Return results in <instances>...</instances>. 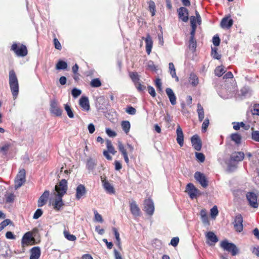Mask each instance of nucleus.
Returning a JSON list of instances; mask_svg holds the SVG:
<instances>
[{
  "label": "nucleus",
  "mask_w": 259,
  "mask_h": 259,
  "mask_svg": "<svg viewBox=\"0 0 259 259\" xmlns=\"http://www.w3.org/2000/svg\"><path fill=\"white\" fill-rule=\"evenodd\" d=\"M243 217L241 214L239 213L235 216L233 224L236 232H241L243 230Z\"/></svg>",
  "instance_id": "6e6552de"
},
{
  "label": "nucleus",
  "mask_w": 259,
  "mask_h": 259,
  "mask_svg": "<svg viewBox=\"0 0 259 259\" xmlns=\"http://www.w3.org/2000/svg\"><path fill=\"white\" fill-rule=\"evenodd\" d=\"M209 124V119L206 118L204 121H203L202 125V131L203 132H205L207 130V128Z\"/></svg>",
  "instance_id": "6e6d98bb"
},
{
  "label": "nucleus",
  "mask_w": 259,
  "mask_h": 259,
  "mask_svg": "<svg viewBox=\"0 0 259 259\" xmlns=\"http://www.w3.org/2000/svg\"><path fill=\"white\" fill-rule=\"evenodd\" d=\"M42 213L43 211L42 210V209L38 208L34 212L33 216V218L35 220L38 219L39 217H40L42 215Z\"/></svg>",
  "instance_id": "864d4df0"
},
{
  "label": "nucleus",
  "mask_w": 259,
  "mask_h": 259,
  "mask_svg": "<svg viewBox=\"0 0 259 259\" xmlns=\"http://www.w3.org/2000/svg\"><path fill=\"white\" fill-rule=\"evenodd\" d=\"M165 92L169 99L171 105H176L177 103V98L172 90L170 88H166L165 90Z\"/></svg>",
  "instance_id": "a878e982"
},
{
  "label": "nucleus",
  "mask_w": 259,
  "mask_h": 259,
  "mask_svg": "<svg viewBox=\"0 0 259 259\" xmlns=\"http://www.w3.org/2000/svg\"><path fill=\"white\" fill-rule=\"evenodd\" d=\"M106 146L108 149L107 151H109L110 153L114 155L116 153V151L115 150L114 147L113 146L111 141L107 140Z\"/></svg>",
  "instance_id": "a19ab883"
},
{
  "label": "nucleus",
  "mask_w": 259,
  "mask_h": 259,
  "mask_svg": "<svg viewBox=\"0 0 259 259\" xmlns=\"http://www.w3.org/2000/svg\"><path fill=\"white\" fill-rule=\"evenodd\" d=\"M189 82L190 84L193 86L196 87L199 83V79L198 76L194 73H191L189 76Z\"/></svg>",
  "instance_id": "7c9ffc66"
},
{
  "label": "nucleus",
  "mask_w": 259,
  "mask_h": 259,
  "mask_svg": "<svg viewBox=\"0 0 259 259\" xmlns=\"http://www.w3.org/2000/svg\"><path fill=\"white\" fill-rule=\"evenodd\" d=\"M197 113L198 114L199 121L201 122L203 121L204 118V112L203 107L200 103L197 104Z\"/></svg>",
  "instance_id": "2f4dec72"
},
{
  "label": "nucleus",
  "mask_w": 259,
  "mask_h": 259,
  "mask_svg": "<svg viewBox=\"0 0 259 259\" xmlns=\"http://www.w3.org/2000/svg\"><path fill=\"white\" fill-rule=\"evenodd\" d=\"M35 243L32 232L29 231L24 234L21 240V246L24 249L26 246L32 245Z\"/></svg>",
  "instance_id": "39448f33"
},
{
  "label": "nucleus",
  "mask_w": 259,
  "mask_h": 259,
  "mask_svg": "<svg viewBox=\"0 0 259 259\" xmlns=\"http://www.w3.org/2000/svg\"><path fill=\"white\" fill-rule=\"evenodd\" d=\"M26 181V171L24 168L19 170L15 179V188L21 187Z\"/></svg>",
  "instance_id": "7ed1b4c3"
},
{
  "label": "nucleus",
  "mask_w": 259,
  "mask_h": 259,
  "mask_svg": "<svg viewBox=\"0 0 259 259\" xmlns=\"http://www.w3.org/2000/svg\"><path fill=\"white\" fill-rule=\"evenodd\" d=\"M212 42H213V44L217 47V46H219L220 45V39L219 38V37L217 35H214L213 38H212Z\"/></svg>",
  "instance_id": "69168bd1"
},
{
  "label": "nucleus",
  "mask_w": 259,
  "mask_h": 259,
  "mask_svg": "<svg viewBox=\"0 0 259 259\" xmlns=\"http://www.w3.org/2000/svg\"><path fill=\"white\" fill-rule=\"evenodd\" d=\"M30 259H38L40 256V249L38 246L33 247L30 249Z\"/></svg>",
  "instance_id": "cd10ccee"
},
{
  "label": "nucleus",
  "mask_w": 259,
  "mask_h": 259,
  "mask_svg": "<svg viewBox=\"0 0 259 259\" xmlns=\"http://www.w3.org/2000/svg\"><path fill=\"white\" fill-rule=\"evenodd\" d=\"M206 237L207 240V243L210 245H214L219 241L217 236L213 232H208L206 234Z\"/></svg>",
  "instance_id": "412c9836"
},
{
  "label": "nucleus",
  "mask_w": 259,
  "mask_h": 259,
  "mask_svg": "<svg viewBox=\"0 0 259 259\" xmlns=\"http://www.w3.org/2000/svg\"><path fill=\"white\" fill-rule=\"evenodd\" d=\"M62 198V196H57L52 202L53 208L57 211L60 210L61 207L64 205V202Z\"/></svg>",
  "instance_id": "b1692460"
},
{
  "label": "nucleus",
  "mask_w": 259,
  "mask_h": 259,
  "mask_svg": "<svg viewBox=\"0 0 259 259\" xmlns=\"http://www.w3.org/2000/svg\"><path fill=\"white\" fill-rule=\"evenodd\" d=\"M64 108L67 112L69 117L71 118H73L74 117V115L70 107L68 104H65Z\"/></svg>",
  "instance_id": "09e8293b"
},
{
  "label": "nucleus",
  "mask_w": 259,
  "mask_h": 259,
  "mask_svg": "<svg viewBox=\"0 0 259 259\" xmlns=\"http://www.w3.org/2000/svg\"><path fill=\"white\" fill-rule=\"evenodd\" d=\"M246 198L249 202V205L253 208H257L258 204L257 203V196L253 192H248L246 195Z\"/></svg>",
  "instance_id": "9b49d317"
},
{
  "label": "nucleus",
  "mask_w": 259,
  "mask_h": 259,
  "mask_svg": "<svg viewBox=\"0 0 259 259\" xmlns=\"http://www.w3.org/2000/svg\"><path fill=\"white\" fill-rule=\"evenodd\" d=\"M106 133L108 135V136L110 137H115L117 135V134L115 131L111 130L109 128H107L106 129Z\"/></svg>",
  "instance_id": "e2e57ef3"
},
{
  "label": "nucleus",
  "mask_w": 259,
  "mask_h": 259,
  "mask_svg": "<svg viewBox=\"0 0 259 259\" xmlns=\"http://www.w3.org/2000/svg\"><path fill=\"white\" fill-rule=\"evenodd\" d=\"M244 154L242 152H235L231 156L230 160L235 162H239L243 160Z\"/></svg>",
  "instance_id": "393cba45"
},
{
  "label": "nucleus",
  "mask_w": 259,
  "mask_h": 259,
  "mask_svg": "<svg viewBox=\"0 0 259 259\" xmlns=\"http://www.w3.org/2000/svg\"><path fill=\"white\" fill-rule=\"evenodd\" d=\"M129 76L134 84L140 81V76L137 72H130Z\"/></svg>",
  "instance_id": "72a5a7b5"
},
{
  "label": "nucleus",
  "mask_w": 259,
  "mask_h": 259,
  "mask_svg": "<svg viewBox=\"0 0 259 259\" xmlns=\"http://www.w3.org/2000/svg\"><path fill=\"white\" fill-rule=\"evenodd\" d=\"M50 112L56 116H61L62 110L58 107L57 101L52 100L50 102Z\"/></svg>",
  "instance_id": "9d476101"
},
{
  "label": "nucleus",
  "mask_w": 259,
  "mask_h": 259,
  "mask_svg": "<svg viewBox=\"0 0 259 259\" xmlns=\"http://www.w3.org/2000/svg\"><path fill=\"white\" fill-rule=\"evenodd\" d=\"M155 85L159 91H161L162 90V83L161 82V79L159 78H157L155 80Z\"/></svg>",
  "instance_id": "052dcab7"
},
{
  "label": "nucleus",
  "mask_w": 259,
  "mask_h": 259,
  "mask_svg": "<svg viewBox=\"0 0 259 259\" xmlns=\"http://www.w3.org/2000/svg\"><path fill=\"white\" fill-rule=\"evenodd\" d=\"M179 17L183 22H186L189 19V12L187 8L181 7L178 10Z\"/></svg>",
  "instance_id": "2eb2a0df"
},
{
  "label": "nucleus",
  "mask_w": 259,
  "mask_h": 259,
  "mask_svg": "<svg viewBox=\"0 0 259 259\" xmlns=\"http://www.w3.org/2000/svg\"><path fill=\"white\" fill-rule=\"evenodd\" d=\"M102 181L103 183L104 188L105 189L106 191L108 193L110 194H112L115 193V191L114 187L108 181L104 180H102Z\"/></svg>",
  "instance_id": "c85d7f7f"
},
{
  "label": "nucleus",
  "mask_w": 259,
  "mask_h": 259,
  "mask_svg": "<svg viewBox=\"0 0 259 259\" xmlns=\"http://www.w3.org/2000/svg\"><path fill=\"white\" fill-rule=\"evenodd\" d=\"M147 69H148L152 71H156L157 70V66L154 64V62L151 60L148 61V62L147 63Z\"/></svg>",
  "instance_id": "c03bdc74"
},
{
  "label": "nucleus",
  "mask_w": 259,
  "mask_h": 259,
  "mask_svg": "<svg viewBox=\"0 0 259 259\" xmlns=\"http://www.w3.org/2000/svg\"><path fill=\"white\" fill-rule=\"evenodd\" d=\"M230 16L223 18L221 22V26L224 29H230L233 24V20Z\"/></svg>",
  "instance_id": "6ab92c4d"
},
{
  "label": "nucleus",
  "mask_w": 259,
  "mask_h": 259,
  "mask_svg": "<svg viewBox=\"0 0 259 259\" xmlns=\"http://www.w3.org/2000/svg\"><path fill=\"white\" fill-rule=\"evenodd\" d=\"M252 113L253 115L259 116V104H257L254 105Z\"/></svg>",
  "instance_id": "774afa93"
},
{
  "label": "nucleus",
  "mask_w": 259,
  "mask_h": 259,
  "mask_svg": "<svg viewBox=\"0 0 259 259\" xmlns=\"http://www.w3.org/2000/svg\"><path fill=\"white\" fill-rule=\"evenodd\" d=\"M90 85L92 87H93V88H98V87H100L101 86L102 83H101L100 79L98 78H97L93 79L91 80V81L90 82Z\"/></svg>",
  "instance_id": "79ce46f5"
},
{
  "label": "nucleus",
  "mask_w": 259,
  "mask_h": 259,
  "mask_svg": "<svg viewBox=\"0 0 259 259\" xmlns=\"http://www.w3.org/2000/svg\"><path fill=\"white\" fill-rule=\"evenodd\" d=\"M221 247L231 253L232 255H236L238 253V249L233 243H229L227 240H224L221 243Z\"/></svg>",
  "instance_id": "423d86ee"
},
{
  "label": "nucleus",
  "mask_w": 259,
  "mask_h": 259,
  "mask_svg": "<svg viewBox=\"0 0 259 259\" xmlns=\"http://www.w3.org/2000/svg\"><path fill=\"white\" fill-rule=\"evenodd\" d=\"M231 139L237 145H239L241 143V137L239 134H237V133L232 134L231 135Z\"/></svg>",
  "instance_id": "e433bc0d"
},
{
  "label": "nucleus",
  "mask_w": 259,
  "mask_h": 259,
  "mask_svg": "<svg viewBox=\"0 0 259 259\" xmlns=\"http://www.w3.org/2000/svg\"><path fill=\"white\" fill-rule=\"evenodd\" d=\"M169 73L171 74L172 78H176L177 80H178V77L177 76L175 67L173 63H169Z\"/></svg>",
  "instance_id": "4c0bfd02"
},
{
  "label": "nucleus",
  "mask_w": 259,
  "mask_h": 259,
  "mask_svg": "<svg viewBox=\"0 0 259 259\" xmlns=\"http://www.w3.org/2000/svg\"><path fill=\"white\" fill-rule=\"evenodd\" d=\"M125 112L130 115H135L136 113V109L132 106H127L125 109Z\"/></svg>",
  "instance_id": "8fccbe9b"
},
{
  "label": "nucleus",
  "mask_w": 259,
  "mask_h": 259,
  "mask_svg": "<svg viewBox=\"0 0 259 259\" xmlns=\"http://www.w3.org/2000/svg\"><path fill=\"white\" fill-rule=\"evenodd\" d=\"M18 56L24 57L27 55L28 51L26 47L24 45L14 43L11 46V49Z\"/></svg>",
  "instance_id": "20e7f679"
},
{
  "label": "nucleus",
  "mask_w": 259,
  "mask_h": 259,
  "mask_svg": "<svg viewBox=\"0 0 259 259\" xmlns=\"http://www.w3.org/2000/svg\"><path fill=\"white\" fill-rule=\"evenodd\" d=\"M144 211L149 215L153 214L154 211V205L152 200L149 198L146 199L144 202Z\"/></svg>",
  "instance_id": "1a4fd4ad"
},
{
  "label": "nucleus",
  "mask_w": 259,
  "mask_h": 259,
  "mask_svg": "<svg viewBox=\"0 0 259 259\" xmlns=\"http://www.w3.org/2000/svg\"><path fill=\"white\" fill-rule=\"evenodd\" d=\"M64 234L65 238L69 241H73L76 239V237L75 235L69 234L67 231H64Z\"/></svg>",
  "instance_id": "a18cd8bd"
},
{
  "label": "nucleus",
  "mask_w": 259,
  "mask_h": 259,
  "mask_svg": "<svg viewBox=\"0 0 259 259\" xmlns=\"http://www.w3.org/2000/svg\"><path fill=\"white\" fill-rule=\"evenodd\" d=\"M251 138L254 141L259 142V131H253L251 133Z\"/></svg>",
  "instance_id": "603ef678"
},
{
  "label": "nucleus",
  "mask_w": 259,
  "mask_h": 259,
  "mask_svg": "<svg viewBox=\"0 0 259 259\" xmlns=\"http://www.w3.org/2000/svg\"><path fill=\"white\" fill-rule=\"evenodd\" d=\"M218 210L217 206H214L210 209V214L212 218H215L218 214Z\"/></svg>",
  "instance_id": "bf43d9fd"
},
{
  "label": "nucleus",
  "mask_w": 259,
  "mask_h": 259,
  "mask_svg": "<svg viewBox=\"0 0 259 259\" xmlns=\"http://www.w3.org/2000/svg\"><path fill=\"white\" fill-rule=\"evenodd\" d=\"M148 10L151 13V16H154L155 15L156 6L155 3L153 1H150L148 2Z\"/></svg>",
  "instance_id": "c9c22d12"
},
{
  "label": "nucleus",
  "mask_w": 259,
  "mask_h": 259,
  "mask_svg": "<svg viewBox=\"0 0 259 259\" xmlns=\"http://www.w3.org/2000/svg\"><path fill=\"white\" fill-rule=\"evenodd\" d=\"M146 42V51L148 55H150L153 47V41L149 34H147L146 37H142Z\"/></svg>",
  "instance_id": "4be33fe9"
},
{
  "label": "nucleus",
  "mask_w": 259,
  "mask_h": 259,
  "mask_svg": "<svg viewBox=\"0 0 259 259\" xmlns=\"http://www.w3.org/2000/svg\"><path fill=\"white\" fill-rule=\"evenodd\" d=\"M79 105L80 107L85 111H89L90 108L89 101L87 97L82 96L79 99Z\"/></svg>",
  "instance_id": "bb28decb"
},
{
  "label": "nucleus",
  "mask_w": 259,
  "mask_h": 259,
  "mask_svg": "<svg viewBox=\"0 0 259 259\" xmlns=\"http://www.w3.org/2000/svg\"><path fill=\"white\" fill-rule=\"evenodd\" d=\"M134 84L138 91L139 92H142L146 89V87L144 85H142L140 81Z\"/></svg>",
  "instance_id": "13d9d810"
},
{
  "label": "nucleus",
  "mask_w": 259,
  "mask_h": 259,
  "mask_svg": "<svg viewBox=\"0 0 259 259\" xmlns=\"http://www.w3.org/2000/svg\"><path fill=\"white\" fill-rule=\"evenodd\" d=\"M67 67V63L62 60H59L56 65V69L57 70L66 69Z\"/></svg>",
  "instance_id": "ea45409f"
},
{
  "label": "nucleus",
  "mask_w": 259,
  "mask_h": 259,
  "mask_svg": "<svg viewBox=\"0 0 259 259\" xmlns=\"http://www.w3.org/2000/svg\"><path fill=\"white\" fill-rule=\"evenodd\" d=\"M121 126L123 130V131L126 133L127 134L130 130L131 128V124L130 122L127 120L122 121L121 123Z\"/></svg>",
  "instance_id": "f704fd0d"
},
{
  "label": "nucleus",
  "mask_w": 259,
  "mask_h": 259,
  "mask_svg": "<svg viewBox=\"0 0 259 259\" xmlns=\"http://www.w3.org/2000/svg\"><path fill=\"white\" fill-rule=\"evenodd\" d=\"M191 143L194 149L198 151L202 148V141L197 135H195L191 137Z\"/></svg>",
  "instance_id": "4468645a"
},
{
  "label": "nucleus",
  "mask_w": 259,
  "mask_h": 259,
  "mask_svg": "<svg viewBox=\"0 0 259 259\" xmlns=\"http://www.w3.org/2000/svg\"><path fill=\"white\" fill-rule=\"evenodd\" d=\"M225 72V68L223 66H218L214 70L215 75L218 77L222 76Z\"/></svg>",
  "instance_id": "58836bf2"
},
{
  "label": "nucleus",
  "mask_w": 259,
  "mask_h": 259,
  "mask_svg": "<svg viewBox=\"0 0 259 259\" xmlns=\"http://www.w3.org/2000/svg\"><path fill=\"white\" fill-rule=\"evenodd\" d=\"M96 165L97 163L94 160L91 158L88 159L86 166L90 171H93L95 169Z\"/></svg>",
  "instance_id": "c756f323"
},
{
  "label": "nucleus",
  "mask_w": 259,
  "mask_h": 259,
  "mask_svg": "<svg viewBox=\"0 0 259 259\" xmlns=\"http://www.w3.org/2000/svg\"><path fill=\"white\" fill-rule=\"evenodd\" d=\"M81 94V91L76 88H74L72 90V95L74 98H76Z\"/></svg>",
  "instance_id": "680f3d73"
},
{
  "label": "nucleus",
  "mask_w": 259,
  "mask_h": 259,
  "mask_svg": "<svg viewBox=\"0 0 259 259\" xmlns=\"http://www.w3.org/2000/svg\"><path fill=\"white\" fill-rule=\"evenodd\" d=\"M197 46V42L195 38H190L189 40V48L192 50L195 51Z\"/></svg>",
  "instance_id": "49530a36"
},
{
  "label": "nucleus",
  "mask_w": 259,
  "mask_h": 259,
  "mask_svg": "<svg viewBox=\"0 0 259 259\" xmlns=\"http://www.w3.org/2000/svg\"><path fill=\"white\" fill-rule=\"evenodd\" d=\"M86 193L87 190L85 186L82 184H79L76 189V199L79 200L82 197L85 195Z\"/></svg>",
  "instance_id": "a211bd4d"
},
{
  "label": "nucleus",
  "mask_w": 259,
  "mask_h": 259,
  "mask_svg": "<svg viewBox=\"0 0 259 259\" xmlns=\"http://www.w3.org/2000/svg\"><path fill=\"white\" fill-rule=\"evenodd\" d=\"M186 191L188 192V194L191 199L196 198L199 192V191L192 183H189L187 185Z\"/></svg>",
  "instance_id": "ddd939ff"
},
{
  "label": "nucleus",
  "mask_w": 259,
  "mask_h": 259,
  "mask_svg": "<svg viewBox=\"0 0 259 259\" xmlns=\"http://www.w3.org/2000/svg\"><path fill=\"white\" fill-rule=\"evenodd\" d=\"M50 195V192L49 190H45L43 194L40 196L37 201L38 207H42L45 205L48 200Z\"/></svg>",
  "instance_id": "dca6fc26"
},
{
  "label": "nucleus",
  "mask_w": 259,
  "mask_h": 259,
  "mask_svg": "<svg viewBox=\"0 0 259 259\" xmlns=\"http://www.w3.org/2000/svg\"><path fill=\"white\" fill-rule=\"evenodd\" d=\"M9 84L14 99L17 98L19 93V84L16 73L14 70L9 72Z\"/></svg>",
  "instance_id": "f257e3e1"
},
{
  "label": "nucleus",
  "mask_w": 259,
  "mask_h": 259,
  "mask_svg": "<svg viewBox=\"0 0 259 259\" xmlns=\"http://www.w3.org/2000/svg\"><path fill=\"white\" fill-rule=\"evenodd\" d=\"M130 210L132 214L137 217L140 215L141 211L135 201H132L130 203Z\"/></svg>",
  "instance_id": "aec40b11"
},
{
  "label": "nucleus",
  "mask_w": 259,
  "mask_h": 259,
  "mask_svg": "<svg viewBox=\"0 0 259 259\" xmlns=\"http://www.w3.org/2000/svg\"><path fill=\"white\" fill-rule=\"evenodd\" d=\"M57 196H63L67 190V182L65 179L61 180L55 187Z\"/></svg>",
  "instance_id": "0eeeda50"
},
{
  "label": "nucleus",
  "mask_w": 259,
  "mask_h": 259,
  "mask_svg": "<svg viewBox=\"0 0 259 259\" xmlns=\"http://www.w3.org/2000/svg\"><path fill=\"white\" fill-rule=\"evenodd\" d=\"M212 55L214 59L220 60L221 58V55L219 54L217 52V49H212Z\"/></svg>",
  "instance_id": "0e129e2a"
},
{
  "label": "nucleus",
  "mask_w": 259,
  "mask_h": 259,
  "mask_svg": "<svg viewBox=\"0 0 259 259\" xmlns=\"http://www.w3.org/2000/svg\"><path fill=\"white\" fill-rule=\"evenodd\" d=\"M118 149L120 152L122 156H123L125 162L128 164L129 159L128 157L127 152L126 149L125 148L124 145L123 144L121 141H118L117 143Z\"/></svg>",
  "instance_id": "f3484780"
},
{
  "label": "nucleus",
  "mask_w": 259,
  "mask_h": 259,
  "mask_svg": "<svg viewBox=\"0 0 259 259\" xmlns=\"http://www.w3.org/2000/svg\"><path fill=\"white\" fill-rule=\"evenodd\" d=\"M12 224L10 219H6L0 223V231L3 230L6 227Z\"/></svg>",
  "instance_id": "37998d69"
},
{
  "label": "nucleus",
  "mask_w": 259,
  "mask_h": 259,
  "mask_svg": "<svg viewBox=\"0 0 259 259\" xmlns=\"http://www.w3.org/2000/svg\"><path fill=\"white\" fill-rule=\"evenodd\" d=\"M15 196L13 193L9 194L6 198V201L8 203L13 202L14 200Z\"/></svg>",
  "instance_id": "338daca9"
},
{
  "label": "nucleus",
  "mask_w": 259,
  "mask_h": 259,
  "mask_svg": "<svg viewBox=\"0 0 259 259\" xmlns=\"http://www.w3.org/2000/svg\"><path fill=\"white\" fill-rule=\"evenodd\" d=\"M194 178L203 188L208 186V181L203 174L197 171L194 174Z\"/></svg>",
  "instance_id": "f8f14e48"
},
{
  "label": "nucleus",
  "mask_w": 259,
  "mask_h": 259,
  "mask_svg": "<svg viewBox=\"0 0 259 259\" xmlns=\"http://www.w3.org/2000/svg\"><path fill=\"white\" fill-rule=\"evenodd\" d=\"M53 43H54V45L55 49H56L58 50H61L62 46L61 45L60 42H59V41L58 40V39L57 38H56V37L54 38Z\"/></svg>",
  "instance_id": "4d7b16f0"
},
{
  "label": "nucleus",
  "mask_w": 259,
  "mask_h": 259,
  "mask_svg": "<svg viewBox=\"0 0 259 259\" xmlns=\"http://www.w3.org/2000/svg\"><path fill=\"white\" fill-rule=\"evenodd\" d=\"M177 138L176 140L177 143L179 144L181 147L184 145V134L182 128L179 125L177 128Z\"/></svg>",
  "instance_id": "5701e85b"
},
{
  "label": "nucleus",
  "mask_w": 259,
  "mask_h": 259,
  "mask_svg": "<svg viewBox=\"0 0 259 259\" xmlns=\"http://www.w3.org/2000/svg\"><path fill=\"white\" fill-rule=\"evenodd\" d=\"M195 15H196V17L192 16H191L190 18L191 26L192 27V30L190 32V35H191L190 38H195V35L196 30L197 28L196 22H197V23L199 25L201 23V16L197 10H195Z\"/></svg>",
  "instance_id": "f03ea898"
},
{
  "label": "nucleus",
  "mask_w": 259,
  "mask_h": 259,
  "mask_svg": "<svg viewBox=\"0 0 259 259\" xmlns=\"http://www.w3.org/2000/svg\"><path fill=\"white\" fill-rule=\"evenodd\" d=\"M11 145L9 144H7L0 148V152L2 153L4 155H6Z\"/></svg>",
  "instance_id": "de8ad7c7"
},
{
  "label": "nucleus",
  "mask_w": 259,
  "mask_h": 259,
  "mask_svg": "<svg viewBox=\"0 0 259 259\" xmlns=\"http://www.w3.org/2000/svg\"><path fill=\"white\" fill-rule=\"evenodd\" d=\"M94 212L95 214V219L96 221L100 223H103V219L102 215L100 214L96 210H94Z\"/></svg>",
  "instance_id": "5fc2aeb1"
},
{
  "label": "nucleus",
  "mask_w": 259,
  "mask_h": 259,
  "mask_svg": "<svg viewBox=\"0 0 259 259\" xmlns=\"http://www.w3.org/2000/svg\"><path fill=\"white\" fill-rule=\"evenodd\" d=\"M200 215L203 223L205 225H209V219L205 209L201 210Z\"/></svg>",
  "instance_id": "473e14b6"
},
{
  "label": "nucleus",
  "mask_w": 259,
  "mask_h": 259,
  "mask_svg": "<svg viewBox=\"0 0 259 259\" xmlns=\"http://www.w3.org/2000/svg\"><path fill=\"white\" fill-rule=\"evenodd\" d=\"M195 156L199 162H203L205 161V156L202 153L195 152Z\"/></svg>",
  "instance_id": "3c124183"
}]
</instances>
